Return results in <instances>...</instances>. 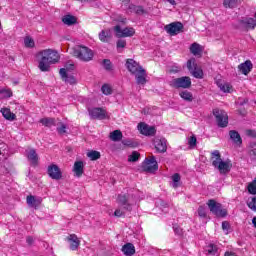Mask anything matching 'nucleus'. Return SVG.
Instances as JSON below:
<instances>
[{
	"label": "nucleus",
	"instance_id": "e433bc0d",
	"mask_svg": "<svg viewBox=\"0 0 256 256\" xmlns=\"http://www.w3.org/2000/svg\"><path fill=\"white\" fill-rule=\"evenodd\" d=\"M122 144H124L126 147H131L132 149H135V147H139V143H137L131 139L122 140Z\"/></svg>",
	"mask_w": 256,
	"mask_h": 256
},
{
	"label": "nucleus",
	"instance_id": "8fccbe9b",
	"mask_svg": "<svg viewBox=\"0 0 256 256\" xmlns=\"http://www.w3.org/2000/svg\"><path fill=\"white\" fill-rule=\"evenodd\" d=\"M116 47L117 49H125V47H127V41L119 39L116 43Z\"/></svg>",
	"mask_w": 256,
	"mask_h": 256
},
{
	"label": "nucleus",
	"instance_id": "4be33fe9",
	"mask_svg": "<svg viewBox=\"0 0 256 256\" xmlns=\"http://www.w3.org/2000/svg\"><path fill=\"white\" fill-rule=\"evenodd\" d=\"M238 69L243 75H249V73H251V69H253V63H251L250 60H247L244 63H241L238 66Z\"/></svg>",
	"mask_w": 256,
	"mask_h": 256
},
{
	"label": "nucleus",
	"instance_id": "4d7b16f0",
	"mask_svg": "<svg viewBox=\"0 0 256 256\" xmlns=\"http://www.w3.org/2000/svg\"><path fill=\"white\" fill-rule=\"evenodd\" d=\"M237 105L243 106L249 103V98H238Z\"/></svg>",
	"mask_w": 256,
	"mask_h": 256
},
{
	"label": "nucleus",
	"instance_id": "412c9836",
	"mask_svg": "<svg viewBox=\"0 0 256 256\" xmlns=\"http://www.w3.org/2000/svg\"><path fill=\"white\" fill-rule=\"evenodd\" d=\"M42 201H43V199L36 198L33 195H29L26 198L27 205L29 207H32L33 209H37V207H39V205H41Z\"/></svg>",
	"mask_w": 256,
	"mask_h": 256
},
{
	"label": "nucleus",
	"instance_id": "473e14b6",
	"mask_svg": "<svg viewBox=\"0 0 256 256\" xmlns=\"http://www.w3.org/2000/svg\"><path fill=\"white\" fill-rule=\"evenodd\" d=\"M141 157V154L137 151H133L131 155L128 156L129 163H137Z\"/></svg>",
	"mask_w": 256,
	"mask_h": 256
},
{
	"label": "nucleus",
	"instance_id": "3c124183",
	"mask_svg": "<svg viewBox=\"0 0 256 256\" xmlns=\"http://www.w3.org/2000/svg\"><path fill=\"white\" fill-rule=\"evenodd\" d=\"M61 69H65L66 73H71V71H74L75 70V64H72V63H66L65 64V68H61Z\"/></svg>",
	"mask_w": 256,
	"mask_h": 256
},
{
	"label": "nucleus",
	"instance_id": "2f4dec72",
	"mask_svg": "<svg viewBox=\"0 0 256 256\" xmlns=\"http://www.w3.org/2000/svg\"><path fill=\"white\" fill-rule=\"evenodd\" d=\"M248 154L252 159H256V142H251L248 147Z\"/></svg>",
	"mask_w": 256,
	"mask_h": 256
},
{
	"label": "nucleus",
	"instance_id": "5701e85b",
	"mask_svg": "<svg viewBox=\"0 0 256 256\" xmlns=\"http://www.w3.org/2000/svg\"><path fill=\"white\" fill-rule=\"evenodd\" d=\"M85 165L83 161H76L74 163L73 172L76 177H82L84 173Z\"/></svg>",
	"mask_w": 256,
	"mask_h": 256
},
{
	"label": "nucleus",
	"instance_id": "a878e982",
	"mask_svg": "<svg viewBox=\"0 0 256 256\" xmlns=\"http://www.w3.org/2000/svg\"><path fill=\"white\" fill-rule=\"evenodd\" d=\"M62 23H64V25H68V27H71V25L77 24V18L71 14H67L62 17Z\"/></svg>",
	"mask_w": 256,
	"mask_h": 256
},
{
	"label": "nucleus",
	"instance_id": "f8f14e48",
	"mask_svg": "<svg viewBox=\"0 0 256 256\" xmlns=\"http://www.w3.org/2000/svg\"><path fill=\"white\" fill-rule=\"evenodd\" d=\"M48 175L51 179H55L56 181H59L63 178V173L61 172V169L56 164H51L48 166Z\"/></svg>",
	"mask_w": 256,
	"mask_h": 256
},
{
	"label": "nucleus",
	"instance_id": "6e6d98bb",
	"mask_svg": "<svg viewBox=\"0 0 256 256\" xmlns=\"http://www.w3.org/2000/svg\"><path fill=\"white\" fill-rule=\"evenodd\" d=\"M173 229H174V233L176 235H179L181 237V235H183V229H181V227H179V225L175 224L173 226Z\"/></svg>",
	"mask_w": 256,
	"mask_h": 256
},
{
	"label": "nucleus",
	"instance_id": "4468645a",
	"mask_svg": "<svg viewBox=\"0 0 256 256\" xmlns=\"http://www.w3.org/2000/svg\"><path fill=\"white\" fill-rule=\"evenodd\" d=\"M117 202L121 205L124 211H132L133 208L131 207V204H129V195L119 194Z\"/></svg>",
	"mask_w": 256,
	"mask_h": 256
},
{
	"label": "nucleus",
	"instance_id": "aec40b11",
	"mask_svg": "<svg viewBox=\"0 0 256 256\" xmlns=\"http://www.w3.org/2000/svg\"><path fill=\"white\" fill-rule=\"evenodd\" d=\"M229 137L234 145H238V147H240V145H243V139L241 138V134H239L237 130H230Z\"/></svg>",
	"mask_w": 256,
	"mask_h": 256
},
{
	"label": "nucleus",
	"instance_id": "a211bd4d",
	"mask_svg": "<svg viewBox=\"0 0 256 256\" xmlns=\"http://www.w3.org/2000/svg\"><path fill=\"white\" fill-rule=\"evenodd\" d=\"M154 146L158 153H165L167 151V140L165 138L154 140Z\"/></svg>",
	"mask_w": 256,
	"mask_h": 256
},
{
	"label": "nucleus",
	"instance_id": "58836bf2",
	"mask_svg": "<svg viewBox=\"0 0 256 256\" xmlns=\"http://www.w3.org/2000/svg\"><path fill=\"white\" fill-rule=\"evenodd\" d=\"M189 149H195L197 147V137L192 135L188 138Z\"/></svg>",
	"mask_w": 256,
	"mask_h": 256
},
{
	"label": "nucleus",
	"instance_id": "393cba45",
	"mask_svg": "<svg viewBox=\"0 0 256 256\" xmlns=\"http://www.w3.org/2000/svg\"><path fill=\"white\" fill-rule=\"evenodd\" d=\"M27 159L31 162V165H37L39 163V155L35 149H31L27 154Z\"/></svg>",
	"mask_w": 256,
	"mask_h": 256
},
{
	"label": "nucleus",
	"instance_id": "ddd939ff",
	"mask_svg": "<svg viewBox=\"0 0 256 256\" xmlns=\"http://www.w3.org/2000/svg\"><path fill=\"white\" fill-rule=\"evenodd\" d=\"M138 129L140 130V133L146 137H153V135L157 133V130L154 126H149L143 122L138 124Z\"/></svg>",
	"mask_w": 256,
	"mask_h": 256
},
{
	"label": "nucleus",
	"instance_id": "49530a36",
	"mask_svg": "<svg viewBox=\"0 0 256 256\" xmlns=\"http://www.w3.org/2000/svg\"><path fill=\"white\" fill-rule=\"evenodd\" d=\"M101 91L104 95H111V93H113V90L111 89V86H109V84H104L101 87Z\"/></svg>",
	"mask_w": 256,
	"mask_h": 256
},
{
	"label": "nucleus",
	"instance_id": "2eb2a0df",
	"mask_svg": "<svg viewBox=\"0 0 256 256\" xmlns=\"http://www.w3.org/2000/svg\"><path fill=\"white\" fill-rule=\"evenodd\" d=\"M91 119L103 120L107 117V112L103 108H93L89 111Z\"/></svg>",
	"mask_w": 256,
	"mask_h": 256
},
{
	"label": "nucleus",
	"instance_id": "7ed1b4c3",
	"mask_svg": "<svg viewBox=\"0 0 256 256\" xmlns=\"http://www.w3.org/2000/svg\"><path fill=\"white\" fill-rule=\"evenodd\" d=\"M211 155L212 159H215L212 161L213 167H215V169H218L221 175H227V173H229V171H231V168L233 167L231 161H223V159H221V153L219 152V150H214Z\"/></svg>",
	"mask_w": 256,
	"mask_h": 256
},
{
	"label": "nucleus",
	"instance_id": "1a4fd4ad",
	"mask_svg": "<svg viewBox=\"0 0 256 256\" xmlns=\"http://www.w3.org/2000/svg\"><path fill=\"white\" fill-rule=\"evenodd\" d=\"M235 29H255L256 20L253 18H243L238 21V25L234 26Z\"/></svg>",
	"mask_w": 256,
	"mask_h": 256
},
{
	"label": "nucleus",
	"instance_id": "69168bd1",
	"mask_svg": "<svg viewBox=\"0 0 256 256\" xmlns=\"http://www.w3.org/2000/svg\"><path fill=\"white\" fill-rule=\"evenodd\" d=\"M168 3H170V5H177V2H175V0H168Z\"/></svg>",
	"mask_w": 256,
	"mask_h": 256
},
{
	"label": "nucleus",
	"instance_id": "13d9d810",
	"mask_svg": "<svg viewBox=\"0 0 256 256\" xmlns=\"http://www.w3.org/2000/svg\"><path fill=\"white\" fill-rule=\"evenodd\" d=\"M230 227H231V225L229 224L228 221H223L222 222V229H223V231H229Z\"/></svg>",
	"mask_w": 256,
	"mask_h": 256
},
{
	"label": "nucleus",
	"instance_id": "c03bdc74",
	"mask_svg": "<svg viewBox=\"0 0 256 256\" xmlns=\"http://www.w3.org/2000/svg\"><path fill=\"white\" fill-rule=\"evenodd\" d=\"M24 45H25V47H28L31 49V48L35 47V41L31 37H26L24 39Z\"/></svg>",
	"mask_w": 256,
	"mask_h": 256
},
{
	"label": "nucleus",
	"instance_id": "b1692460",
	"mask_svg": "<svg viewBox=\"0 0 256 256\" xmlns=\"http://www.w3.org/2000/svg\"><path fill=\"white\" fill-rule=\"evenodd\" d=\"M122 252L126 256H133L135 255V246L132 243H126L122 246Z\"/></svg>",
	"mask_w": 256,
	"mask_h": 256
},
{
	"label": "nucleus",
	"instance_id": "bb28decb",
	"mask_svg": "<svg viewBox=\"0 0 256 256\" xmlns=\"http://www.w3.org/2000/svg\"><path fill=\"white\" fill-rule=\"evenodd\" d=\"M98 37L102 43H109V41H111V31L110 30H102L99 33Z\"/></svg>",
	"mask_w": 256,
	"mask_h": 256
},
{
	"label": "nucleus",
	"instance_id": "0eeeda50",
	"mask_svg": "<svg viewBox=\"0 0 256 256\" xmlns=\"http://www.w3.org/2000/svg\"><path fill=\"white\" fill-rule=\"evenodd\" d=\"M170 87L174 89H190L191 78L189 76H183L180 78H175L169 82Z\"/></svg>",
	"mask_w": 256,
	"mask_h": 256
},
{
	"label": "nucleus",
	"instance_id": "052dcab7",
	"mask_svg": "<svg viewBox=\"0 0 256 256\" xmlns=\"http://www.w3.org/2000/svg\"><path fill=\"white\" fill-rule=\"evenodd\" d=\"M233 0H224L223 5L224 7H233Z\"/></svg>",
	"mask_w": 256,
	"mask_h": 256
},
{
	"label": "nucleus",
	"instance_id": "5fc2aeb1",
	"mask_svg": "<svg viewBox=\"0 0 256 256\" xmlns=\"http://www.w3.org/2000/svg\"><path fill=\"white\" fill-rule=\"evenodd\" d=\"M115 217H125V210L122 208H118L114 212Z\"/></svg>",
	"mask_w": 256,
	"mask_h": 256
},
{
	"label": "nucleus",
	"instance_id": "f704fd0d",
	"mask_svg": "<svg viewBox=\"0 0 256 256\" xmlns=\"http://www.w3.org/2000/svg\"><path fill=\"white\" fill-rule=\"evenodd\" d=\"M247 190L250 195H256V178L248 184Z\"/></svg>",
	"mask_w": 256,
	"mask_h": 256
},
{
	"label": "nucleus",
	"instance_id": "c756f323",
	"mask_svg": "<svg viewBox=\"0 0 256 256\" xmlns=\"http://www.w3.org/2000/svg\"><path fill=\"white\" fill-rule=\"evenodd\" d=\"M179 95L181 99L187 101L188 103H191L193 101V93L189 92L188 90L181 91Z\"/></svg>",
	"mask_w": 256,
	"mask_h": 256
},
{
	"label": "nucleus",
	"instance_id": "bf43d9fd",
	"mask_svg": "<svg viewBox=\"0 0 256 256\" xmlns=\"http://www.w3.org/2000/svg\"><path fill=\"white\" fill-rule=\"evenodd\" d=\"M247 137H256V131L255 130H246Z\"/></svg>",
	"mask_w": 256,
	"mask_h": 256
},
{
	"label": "nucleus",
	"instance_id": "de8ad7c7",
	"mask_svg": "<svg viewBox=\"0 0 256 256\" xmlns=\"http://www.w3.org/2000/svg\"><path fill=\"white\" fill-rule=\"evenodd\" d=\"M206 251H207L208 255H217V246L210 244Z\"/></svg>",
	"mask_w": 256,
	"mask_h": 256
},
{
	"label": "nucleus",
	"instance_id": "a18cd8bd",
	"mask_svg": "<svg viewBox=\"0 0 256 256\" xmlns=\"http://www.w3.org/2000/svg\"><path fill=\"white\" fill-rule=\"evenodd\" d=\"M197 67V63H195V58H192L187 61V69L190 73Z\"/></svg>",
	"mask_w": 256,
	"mask_h": 256
},
{
	"label": "nucleus",
	"instance_id": "a19ab883",
	"mask_svg": "<svg viewBox=\"0 0 256 256\" xmlns=\"http://www.w3.org/2000/svg\"><path fill=\"white\" fill-rule=\"evenodd\" d=\"M246 203L251 211H256V197L249 198Z\"/></svg>",
	"mask_w": 256,
	"mask_h": 256
},
{
	"label": "nucleus",
	"instance_id": "e2e57ef3",
	"mask_svg": "<svg viewBox=\"0 0 256 256\" xmlns=\"http://www.w3.org/2000/svg\"><path fill=\"white\" fill-rule=\"evenodd\" d=\"M33 237H31V236H28L27 238H26V243H28L29 245H33Z\"/></svg>",
	"mask_w": 256,
	"mask_h": 256
},
{
	"label": "nucleus",
	"instance_id": "6ab92c4d",
	"mask_svg": "<svg viewBox=\"0 0 256 256\" xmlns=\"http://www.w3.org/2000/svg\"><path fill=\"white\" fill-rule=\"evenodd\" d=\"M128 12L135 13V15H147V11L143 6L135 4H129Z\"/></svg>",
	"mask_w": 256,
	"mask_h": 256
},
{
	"label": "nucleus",
	"instance_id": "09e8293b",
	"mask_svg": "<svg viewBox=\"0 0 256 256\" xmlns=\"http://www.w3.org/2000/svg\"><path fill=\"white\" fill-rule=\"evenodd\" d=\"M0 95L3 99H9V97H13V92L11 90H1Z\"/></svg>",
	"mask_w": 256,
	"mask_h": 256
},
{
	"label": "nucleus",
	"instance_id": "6e6552de",
	"mask_svg": "<svg viewBox=\"0 0 256 256\" xmlns=\"http://www.w3.org/2000/svg\"><path fill=\"white\" fill-rule=\"evenodd\" d=\"M213 115L216 119L218 127L224 129V127H227V125H229V116L224 110H219L216 108L213 110Z\"/></svg>",
	"mask_w": 256,
	"mask_h": 256
},
{
	"label": "nucleus",
	"instance_id": "680f3d73",
	"mask_svg": "<svg viewBox=\"0 0 256 256\" xmlns=\"http://www.w3.org/2000/svg\"><path fill=\"white\" fill-rule=\"evenodd\" d=\"M181 71V67L179 66H172L170 69V73H179Z\"/></svg>",
	"mask_w": 256,
	"mask_h": 256
},
{
	"label": "nucleus",
	"instance_id": "423d86ee",
	"mask_svg": "<svg viewBox=\"0 0 256 256\" xmlns=\"http://www.w3.org/2000/svg\"><path fill=\"white\" fill-rule=\"evenodd\" d=\"M141 169L144 173H155V171H158L159 164L157 163L155 156L152 155L150 158H146L142 162Z\"/></svg>",
	"mask_w": 256,
	"mask_h": 256
},
{
	"label": "nucleus",
	"instance_id": "c9c22d12",
	"mask_svg": "<svg viewBox=\"0 0 256 256\" xmlns=\"http://www.w3.org/2000/svg\"><path fill=\"white\" fill-rule=\"evenodd\" d=\"M40 123H42L44 127H51L52 125H55V118H43L40 120Z\"/></svg>",
	"mask_w": 256,
	"mask_h": 256
},
{
	"label": "nucleus",
	"instance_id": "72a5a7b5",
	"mask_svg": "<svg viewBox=\"0 0 256 256\" xmlns=\"http://www.w3.org/2000/svg\"><path fill=\"white\" fill-rule=\"evenodd\" d=\"M172 187H174V189H177V187H179L180 183H181V175L179 173H175L172 176Z\"/></svg>",
	"mask_w": 256,
	"mask_h": 256
},
{
	"label": "nucleus",
	"instance_id": "4c0bfd02",
	"mask_svg": "<svg viewBox=\"0 0 256 256\" xmlns=\"http://www.w3.org/2000/svg\"><path fill=\"white\" fill-rule=\"evenodd\" d=\"M195 79H203V70L201 68H195L193 71L190 72Z\"/></svg>",
	"mask_w": 256,
	"mask_h": 256
},
{
	"label": "nucleus",
	"instance_id": "9b49d317",
	"mask_svg": "<svg viewBox=\"0 0 256 256\" xmlns=\"http://www.w3.org/2000/svg\"><path fill=\"white\" fill-rule=\"evenodd\" d=\"M114 31L116 33V37L118 38H122V37H133V35H135V29L130 27V28H124L121 29L120 25H116L114 27Z\"/></svg>",
	"mask_w": 256,
	"mask_h": 256
},
{
	"label": "nucleus",
	"instance_id": "ea45409f",
	"mask_svg": "<svg viewBox=\"0 0 256 256\" xmlns=\"http://www.w3.org/2000/svg\"><path fill=\"white\" fill-rule=\"evenodd\" d=\"M190 51L193 55H199V53H201V45L193 43L190 47Z\"/></svg>",
	"mask_w": 256,
	"mask_h": 256
},
{
	"label": "nucleus",
	"instance_id": "f257e3e1",
	"mask_svg": "<svg viewBox=\"0 0 256 256\" xmlns=\"http://www.w3.org/2000/svg\"><path fill=\"white\" fill-rule=\"evenodd\" d=\"M41 59L39 60L38 69L43 73L50 71L51 65L59 63V53L52 49H46L40 52Z\"/></svg>",
	"mask_w": 256,
	"mask_h": 256
},
{
	"label": "nucleus",
	"instance_id": "dca6fc26",
	"mask_svg": "<svg viewBox=\"0 0 256 256\" xmlns=\"http://www.w3.org/2000/svg\"><path fill=\"white\" fill-rule=\"evenodd\" d=\"M66 241H68V243H70L71 251H77V249H79V245H81V241H79V238L75 234H70L66 238Z\"/></svg>",
	"mask_w": 256,
	"mask_h": 256
},
{
	"label": "nucleus",
	"instance_id": "37998d69",
	"mask_svg": "<svg viewBox=\"0 0 256 256\" xmlns=\"http://www.w3.org/2000/svg\"><path fill=\"white\" fill-rule=\"evenodd\" d=\"M103 67L106 71H113V63H111V60L104 59L102 61Z\"/></svg>",
	"mask_w": 256,
	"mask_h": 256
},
{
	"label": "nucleus",
	"instance_id": "cd10ccee",
	"mask_svg": "<svg viewBox=\"0 0 256 256\" xmlns=\"http://www.w3.org/2000/svg\"><path fill=\"white\" fill-rule=\"evenodd\" d=\"M1 113L7 121H15L16 116L9 108H2Z\"/></svg>",
	"mask_w": 256,
	"mask_h": 256
},
{
	"label": "nucleus",
	"instance_id": "774afa93",
	"mask_svg": "<svg viewBox=\"0 0 256 256\" xmlns=\"http://www.w3.org/2000/svg\"><path fill=\"white\" fill-rule=\"evenodd\" d=\"M252 224H253V226H254L255 229H256V217H254V218L252 219Z\"/></svg>",
	"mask_w": 256,
	"mask_h": 256
},
{
	"label": "nucleus",
	"instance_id": "603ef678",
	"mask_svg": "<svg viewBox=\"0 0 256 256\" xmlns=\"http://www.w3.org/2000/svg\"><path fill=\"white\" fill-rule=\"evenodd\" d=\"M198 215H199V217H202V218L207 217V211L205 210V207L199 206Z\"/></svg>",
	"mask_w": 256,
	"mask_h": 256
},
{
	"label": "nucleus",
	"instance_id": "20e7f679",
	"mask_svg": "<svg viewBox=\"0 0 256 256\" xmlns=\"http://www.w3.org/2000/svg\"><path fill=\"white\" fill-rule=\"evenodd\" d=\"M73 55L84 63H89V61H93V57H95V53L93 52V50L86 46H76L73 49Z\"/></svg>",
	"mask_w": 256,
	"mask_h": 256
},
{
	"label": "nucleus",
	"instance_id": "79ce46f5",
	"mask_svg": "<svg viewBox=\"0 0 256 256\" xmlns=\"http://www.w3.org/2000/svg\"><path fill=\"white\" fill-rule=\"evenodd\" d=\"M218 87L221 91H223V93H231V85L227 83H218Z\"/></svg>",
	"mask_w": 256,
	"mask_h": 256
},
{
	"label": "nucleus",
	"instance_id": "f3484780",
	"mask_svg": "<svg viewBox=\"0 0 256 256\" xmlns=\"http://www.w3.org/2000/svg\"><path fill=\"white\" fill-rule=\"evenodd\" d=\"M60 77L65 81V83H69V85H77V78L73 75H69L65 69H60Z\"/></svg>",
	"mask_w": 256,
	"mask_h": 256
},
{
	"label": "nucleus",
	"instance_id": "9d476101",
	"mask_svg": "<svg viewBox=\"0 0 256 256\" xmlns=\"http://www.w3.org/2000/svg\"><path fill=\"white\" fill-rule=\"evenodd\" d=\"M183 28V23L173 22L165 26V31L169 35H179V33H183Z\"/></svg>",
	"mask_w": 256,
	"mask_h": 256
},
{
	"label": "nucleus",
	"instance_id": "39448f33",
	"mask_svg": "<svg viewBox=\"0 0 256 256\" xmlns=\"http://www.w3.org/2000/svg\"><path fill=\"white\" fill-rule=\"evenodd\" d=\"M207 205L211 213L216 217H227V209H223V205L221 203L210 199L208 200Z\"/></svg>",
	"mask_w": 256,
	"mask_h": 256
},
{
	"label": "nucleus",
	"instance_id": "0e129e2a",
	"mask_svg": "<svg viewBox=\"0 0 256 256\" xmlns=\"http://www.w3.org/2000/svg\"><path fill=\"white\" fill-rule=\"evenodd\" d=\"M224 256H237V254H235L234 252H225Z\"/></svg>",
	"mask_w": 256,
	"mask_h": 256
},
{
	"label": "nucleus",
	"instance_id": "864d4df0",
	"mask_svg": "<svg viewBox=\"0 0 256 256\" xmlns=\"http://www.w3.org/2000/svg\"><path fill=\"white\" fill-rule=\"evenodd\" d=\"M57 132L59 135H65V133H67V125L61 124V126L57 128Z\"/></svg>",
	"mask_w": 256,
	"mask_h": 256
},
{
	"label": "nucleus",
	"instance_id": "338daca9",
	"mask_svg": "<svg viewBox=\"0 0 256 256\" xmlns=\"http://www.w3.org/2000/svg\"><path fill=\"white\" fill-rule=\"evenodd\" d=\"M160 205H161V207H168V204L165 203L164 201H161Z\"/></svg>",
	"mask_w": 256,
	"mask_h": 256
},
{
	"label": "nucleus",
	"instance_id": "f03ea898",
	"mask_svg": "<svg viewBox=\"0 0 256 256\" xmlns=\"http://www.w3.org/2000/svg\"><path fill=\"white\" fill-rule=\"evenodd\" d=\"M126 69L136 77L137 85H145L147 83V71L143 68V66L139 65L137 61L134 59L126 60Z\"/></svg>",
	"mask_w": 256,
	"mask_h": 256
},
{
	"label": "nucleus",
	"instance_id": "c85d7f7f",
	"mask_svg": "<svg viewBox=\"0 0 256 256\" xmlns=\"http://www.w3.org/2000/svg\"><path fill=\"white\" fill-rule=\"evenodd\" d=\"M110 139L111 141H121L123 139V132L121 130H114L110 133Z\"/></svg>",
	"mask_w": 256,
	"mask_h": 256
},
{
	"label": "nucleus",
	"instance_id": "7c9ffc66",
	"mask_svg": "<svg viewBox=\"0 0 256 256\" xmlns=\"http://www.w3.org/2000/svg\"><path fill=\"white\" fill-rule=\"evenodd\" d=\"M87 157L91 161H97L98 159H101V152H99L97 150H91V151L87 152Z\"/></svg>",
	"mask_w": 256,
	"mask_h": 256
}]
</instances>
